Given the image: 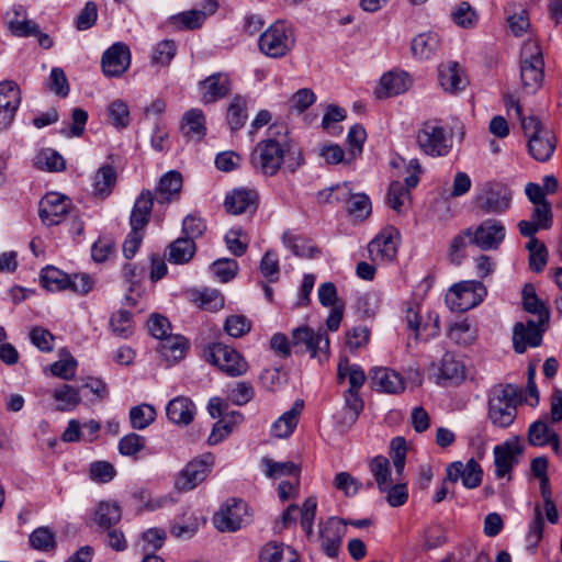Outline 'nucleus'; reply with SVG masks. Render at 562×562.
<instances>
[{
	"label": "nucleus",
	"instance_id": "f257e3e1",
	"mask_svg": "<svg viewBox=\"0 0 562 562\" xmlns=\"http://www.w3.org/2000/svg\"><path fill=\"white\" fill-rule=\"evenodd\" d=\"M249 160L256 172L272 177L284 164L293 173L301 166L303 158L295 149L286 126L273 124L268 130V137L257 143Z\"/></svg>",
	"mask_w": 562,
	"mask_h": 562
},
{
	"label": "nucleus",
	"instance_id": "f03ea898",
	"mask_svg": "<svg viewBox=\"0 0 562 562\" xmlns=\"http://www.w3.org/2000/svg\"><path fill=\"white\" fill-rule=\"evenodd\" d=\"M521 403L519 387L515 384H497L487 394V417L498 428L509 427Z\"/></svg>",
	"mask_w": 562,
	"mask_h": 562
},
{
	"label": "nucleus",
	"instance_id": "7ed1b4c3",
	"mask_svg": "<svg viewBox=\"0 0 562 562\" xmlns=\"http://www.w3.org/2000/svg\"><path fill=\"white\" fill-rule=\"evenodd\" d=\"M391 458L395 470L392 476L391 463L386 457L376 456L369 461V471L380 492H385L389 485L402 477L406 463V441L403 437H395L391 442Z\"/></svg>",
	"mask_w": 562,
	"mask_h": 562
},
{
	"label": "nucleus",
	"instance_id": "20e7f679",
	"mask_svg": "<svg viewBox=\"0 0 562 562\" xmlns=\"http://www.w3.org/2000/svg\"><path fill=\"white\" fill-rule=\"evenodd\" d=\"M544 60L536 41H526L520 50V78L527 93H535L542 86Z\"/></svg>",
	"mask_w": 562,
	"mask_h": 562
},
{
	"label": "nucleus",
	"instance_id": "39448f33",
	"mask_svg": "<svg viewBox=\"0 0 562 562\" xmlns=\"http://www.w3.org/2000/svg\"><path fill=\"white\" fill-rule=\"evenodd\" d=\"M258 45L266 56L282 58L295 45L294 32L286 22L277 21L260 35Z\"/></svg>",
	"mask_w": 562,
	"mask_h": 562
},
{
	"label": "nucleus",
	"instance_id": "423d86ee",
	"mask_svg": "<svg viewBox=\"0 0 562 562\" xmlns=\"http://www.w3.org/2000/svg\"><path fill=\"white\" fill-rule=\"evenodd\" d=\"M416 143L422 153L431 157L447 156L452 147L451 137L437 120L424 122L416 133Z\"/></svg>",
	"mask_w": 562,
	"mask_h": 562
},
{
	"label": "nucleus",
	"instance_id": "0eeeda50",
	"mask_svg": "<svg viewBox=\"0 0 562 562\" xmlns=\"http://www.w3.org/2000/svg\"><path fill=\"white\" fill-rule=\"evenodd\" d=\"M486 295V289L480 281H462L452 285L445 297L452 312H467L477 306Z\"/></svg>",
	"mask_w": 562,
	"mask_h": 562
},
{
	"label": "nucleus",
	"instance_id": "6e6552de",
	"mask_svg": "<svg viewBox=\"0 0 562 562\" xmlns=\"http://www.w3.org/2000/svg\"><path fill=\"white\" fill-rule=\"evenodd\" d=\"M512 196L513 193L506 184L488 181L476 194L475 204L485 214H503L510 207Z\"/></svg>",
	"mask_w": 562,
	"mask_h": 562
},
{
	"label": "nucleus",
	"instance_id": "1a4fd4ad",
	"mask_svg": "<svg viewBox=\"0 0 562 562\" xmlns=\"http://www.w3.org/2000/svg\"><path fill=\"white\" fill-rule=\"evenodd\" d=\"M471 243L482 250H494L499 247L506 236L504 224L496 218H487L475 228L464 231Z\"/></svg>",
	"mask_w": 562,
	"mask_h": 562
},
{
	"label": "nucleus",
	"instance_id": "9d476101",
	"mask_svg": "<svg viewBox=\"0 0 562 562\" xmlns=\"http://www.w3.org/2000/svg\"><path fill=\"white\" fill-rule=\"evenodd\" d=\"M292 347L295 352H308L311 358L322 359L329 349V339L324 331H314L307 326H301L292 331Z\"/></svg>",
	"mask_w": 562,
	"mask_h": 562
},
{
	"label": "nucleus",
	"instance_id": "9b49d317",
	"mask_svg": "<svg viewBox=\"0 0 562 562\" xmlns=\"http://www.w3.org/2000/svg\"><path fill=\"white\" fill-rule=\"evenodd\" d=\"M209 361L233 378L244 375L248 371V363L245 358L226 345H214L210 349Z\"/></svg>",
	"mask_w": 562,
	"mask_h": 562
},
{
	"label": "nucleus",
	"instance_id": "f8f14e48",
	"mask_svg": "<svg viewBox=\"0 0 562 562\" xmlns=\"http://www.w3.org/2000/svg\"><path fill=\"white\" fill-rule=\"evenodd\" d=\"M249 521L248 505L241 499H231L213 517L215 528L222 532H233Z\"/></svg>",
	"mask_w": 562,
	"mask_h": 562
},
{
	"label": "nucleus",
	"instance_id": "ddd939ff",
	"mask_svg": "<svg viewBox=\"0 0 562 562\" xmlns=\"http://www.w3.org/2000/svg\"><path fill=\"white\" fill-rule=\"evenodd\" d=\"M398 244V231L395 227L389 226L369 243V257L373 262L389 263L396 257Z\"/></svg>",
	"mask_w": 562,
	"mask_h": 562
},
{
	"label": "nucleus",
	"instance_id": "4468645a",
	"mask_svg": "<svg viewBox=\"0 0 562 562\" xmlns=\"http://www.w3.org/2000/svg\"><path fill=\"white\" fill-rule=\"evenodd\" d=\"M71 211V200L58 192L46 193L38 205V215L46 226L58 225Z\"/></svg>",
	"mask_w": 562,
	"mask_h": 562
},
{
	"label": "nucleus",
	"instance_id": "2eb2a0df",
	"mask_svg": "<svg viewBox=\"0 0 562 562\" xmlns=\"http://www.w3.org/2000/svg\"><path fill=\"white\" fill-rule=\"evenodd\" d=\"M549 325L540 321L528 319L526 324L516 323L513 333L514 349L517 353H524L527 347H539L542 342V334Z\"/></svg>",
	"mask_w": 562,
	"mask_h": 562
},
{
	"label": "nucleus",
	"instance_id": "dca6fc26",
	"mask_svg": "<svg viewBox=\"0 0 562 562\" xmlns=\"http://www.w3.org/2000/svg\"><path fill=\"white\" fill-rule=\"evenodd\" d=\"M522 453V447L518 437L506 440L502 445L494 447L495 458V475L498 479L508 476L513 468L518 463L519 457Z\"/></svg>",
	"mask_w": 562,
	"mask_h": 562
},
{
	"label": "nucleus",
	"instance_id": "f3484780",
	"mask_svg": "<svg viewBox=\"0 0 562 562\" xmlns=\"http://www.w3.org/2000/svg\"><path fill=\"white\" fill-rule=\"evenodd\" d=\"M20 103L19 86L11 80L0 82V131L11 125Z\"/></svg>",
	"mask_w": 562,
	"mask_h": 562
},
{
	"label": "nucleus",
	"instance_id": "a211bd4d",
	"mask_svg": "<svg viewBox=\"0 0 562 562\" xmlns=\"http://www.w3.org/2000/svg\"><path fill=\"white\" fill-rule=\"evenodd\" d=\"M102 69L108 77L123 75L131 64V52L124 43H115L102 56Z\"/></svg>",
	"mask_w": 562,
	"mask_h": 562
},
{
	"label": "nucleus",
	"instance_id": "6ab92c4d",
	"mask_svg": "<svg viewBox=\"0 0 562 562\" xmlns=\"http://www.w3.org/2000/svg\"><path fill=\"white\" fill-rule=\"evenodd\" d=\"M336 193V200L348 202V212L357 218H367L372 211L369 196L364 193H351V186L348 182L337 184L331 189Z\"/></svg>",
	"mask_w": 562,
	"mask_h": 562
},
{
	"label": "nucleus",
	"instance_id": "aec40b11",
	"mask_svg": "<svg viewBox=\"0 0 562 562\" xmlns=\"http://www.w3.org/2000/svg\"><path fill=\"white\" fill-rule=\"evenodd\" d=\"M438 82L443 91L456 94L465 89L468 78L458 61L449 60L438 66Z\"/></svg>",
	"mask_w": 562,
	"mask_h": 562
},
{
	"label": "nucleus",
	"instance_id": "412c9836",
	"mask_svg": "<svg viewBox=\"0 0 562 562\" xmlns=\"http://www.w3.org/2000/svg\"><path fill=\"white\" fill-rule=\"evenodd\" d=\"M344 520L330 517L321 528V540L323 552L329 558H336L339 553L342 538L346 533Z\"/></svg>",
	"mask_w": 562,
	"mask_h": 562
},
{
	"label": "nucleus",
	"instance_id": "4be33fe9",
	"mask_svg": "<svg viewBox=\"0 0 562 562\" xmlns=\"http://www.w3.org/2000/svg\"><path fill=\"white\" fill-rule=\"evenodd\" d=\"M259 195L256 190L234 189L226 194L224 201L225 210L234 215L254 213L258 207Z\"/></svg>",
	"mask_w": 562,
	"mask_h": 562
},
{
	"label": "nucleus",
	"instance_id": "5701e85b",
	"mask_svg": "<svg viewBox=\"0 0 562 562\" xmlns=\"http://www.w3.org/2000/svg\"><path fill=\"white\" fill-rule=\"evenodd\" d=\"M482 476L483 471L474 459H470L465 464L453 462L447 468V480L454 483L461 479L467 488L477 487L482 482Z\"/></svg>",
	"mask_w": 562,
	"mask_h": 562
},
{
	"label": "nucleus",
	"instance_id": "b1692460",
	"mask_svg": "<svg viewBox=\"0 0 562 562\" xmlns=\"http://www.w3.org/2000/svg\"><path fill=\"white\" fill-rule=\"evenodd\" d=\"M229 91V77L223 72L213 74L200 83L201 100L204 104L225 98Z\"/></svg>",
	"mask_w": 562,
	"mask_h": 562
},
{
	"label": "nucleus",
	"instance_id": "393cba45",
	"mask_svg": "<svg viewBox=\"0 0 562 562\" xmlns=\"http://www.w3.org/2000/svg\"><path fill=\"white\" fill-rule=\"evenodd\" d=\"M209 473L210 467L206 462L202 460H193L179 473L176 479L175 486L180 492L191 491L204 481Z\"/></svg>",
	"mask_w": 562,
	"mask_h": 562
},
{
	"label": "nucleus",
	"instance_id": "a878e982",
	"mask_svg": "<svg viewBox=\"0 0 562 562\" xmlns=\"http://www.w3.org/2000/svg\"><path fill=\"white\" fill-rule=\"evenodd\" d=\"M372 387L379 392L396 394L405 389L404 380L398 372L389 368H375L371 371Z\"/></svg>",
	"mask_w": 562,
	"mask_h": 562
},
{
	"label": "nucleus",
	"instance_id": "bb28decb",
	"mask_svg": "<svg viewBox=\"0 0 562 562\" xmlns=\"http://www.w3.org/2000/svg\"><path fill=\"white\" fill-rule=\"evenodd\" d=\"M182 182V176L179 171L170 170L162 175L155 188L154 196L157 203L166 204L178 199Z\"/></svg>",
	"mask_w": 562,
	"mask_h": 562
},
{
	"label": "nucleus",
	"instance_id": "cd10ccee",
	"mask_svg": "<svg viewBox=\"0 0 562 562\" xmlns=\"http://www.w3.org/2000/svg\"><path fill=\"white\" fill-rule=\"evenodd\" d=\"M166 414L172 424L188 426L194 419L195 405L189 397L177 396L167 404Z\"/></svg>",
	"mask_w": 562,
	"mask_h": 562
},
{
	"label": "nucleus",
	"instance_id": "c85d7f7f",
	"mask_svg": "<svg viewBox=\"0 0 562 562\" xmlns=\"http://www.w3.org/2000/svg\"><path fill=\"white\" fill-rule=\"evenodd\" d=\"M304 408V401L296 400L292 407L284 412L271 427V434L277 438L290 437L297 426L299 418Z\"/></svg>",
	"mask_w": 562,
	"mask_h": 562
},
{
	"label": "nucleus",
	"instance_id": "c756f323",
	"mask_svg": "<svg viewBox=\"0 0 562 562\" xmlns=\"http://www.w3.org/2000/svg\"><path fill=\"white\" fill-rule=\"evenodd\" d=\"M441 45L439 35L435 32H425L416 35L411 43L414 58L429 60L436 56Z\"/></svg>",
	"mask_w": 562,
	"mask_h": 562
},
{
	"label": "nucleus",
	"instance_id": "7c9ffc66",
	"mask_svg": "<svg viewBox=\"0 0 562 562\" xmlns=\"http://www.w3.org/2000/svg\"><path fill=\"white\" fill-rule=\"evenodd\" d=\"M7 25L14 36L29 37L38 33V25L29 20L21 5H14L5 14Z\"/></svg>",
	"mask_w": 562,
	"mask_h": 562
},
{
	"label": "nucleus",
	"instance_id": "2f4dec72",
	"mask_svg": "<svg viewBox=\"0 0 562 562\" xmlns=\"http://www.w3.org/2000/svg\"><path fill=\"white\" fill-rule=\"evenodd\" d=\"M155 196L150 190H143L136 199L130 217L131 227L145 229L151 214Z\"/></svg>",
	"mask_w": 562,
	"mask_h": 562
},
{
	"label": "nucleus",
	"instance_id": "473e14b6",
	"mask_svg": "<svg viewBox=\"0 0 562 562\" xmlns=\"http://www.w3.org/2000/svg\"><path fill=\"white\" fill-rule=\"evenodd\" d=\"M180 130L184 137L201 140L206 134L205 116L202 110L191 109L183 114Z\"/></svg>",
	"mask_w": 562,
	"mask_h": 562
},
{
	"label": "nucleus",
	"instance_id": "72a5a7b5",
	"mask_svg": "<svg viewBox=\"0 0 562 562\" xmlns=\"http://www.w3.org/2000/svg\"><path fill=\"white\" fill-rule=\"evenodd\" d=\"M528 149L535 159L547 161L555 149L554 135L549 130L540 134H531Z\"/></svg>",
	"mask_w": 562,
	"mask_h": 562
},
{
	"label": "nucleus",
	"instance_id": "f704fd0d",
	"mask_svg": "<svg viewBox=\"0 0 562 562\" xmlns=\"http://www.w3.org/2000/svg\"><path fill=\"white\" fill-rule=\"evenodd\" d=\"M216 10L217 2H206L203 10H189L180 12L176 15H172L171 21L187 30H194L201 27L206 16L215 13Z\"/></svg>",
	"mask_w": 562,
	"mask_h": 562
},
{
	"label": "nucleus",
	"instance_id": "c9c22d12",
	"mask_svg": "<svg viewBox=\"0 0 562 562\" xmlns=\"http://www.w3.org/2000/svg\"><path fill=\"white\" fill-rule=\"evenodd\" d=\"M380 97H392L404 93L412 85L411 78L404 71H389L382 76Z\"/></svg>",
	"mask_w": 562,
	"mask_h": 562
},
{
	"label": "nucleus",
	"instance_id": "e433bc0d",
	"mask_svg": "<svg viewBox=\"0 0 562 562\" xmlns=\"http://www.w3.org/2000/svg\"><path fill=\"white\" fill-rule=\"evenodd\" d=\"M188 350V341L183 336L170 335L161 339L158 346V351L162 358L169 362L175 363L181 360Z\"/></svg>",
	"mask_w": 562,
	"mask_h": 562
},
{
	"label": "nucleus",
	"instance_id": "4c0bfd02",
	"mask_svg": "<svg viewBox=\"0 0 562 562\" xmlns=\"http://www.w3.org/2000/svg\"><path fill=\"white\" fill-rule=\"evenodd\" d=\"M260 562H300L296 551L282 543L269 542L260 552Z\"/></svg>",
	"mask_w": 562,
	"mask_h": 562
},
{
	"label": "nucleus",
	"instance_id": "58836bf2",
	"mask_svg": "<svg viewBox=\"0 0 562 562\" xmlns=\"http://www.w3.org/2000/svg\"><path fill=\"white\" fill-rule=\"evenodd\" d=\"M282 239L285 247L296 257L313 259L319 254L317 247L303 236L284 233Z\"/></svg>",
	"mask_w": 562,
	"mask_h": 562
},
{
	"label": "nucleus",
	"instance_id": "ea45409f",
	"mask_svg": "<svg viewBox=\"0 0 562 562\" xmlns=\"http://www.w3.org/2000/svg\"><path fill=\"white\" fill-rule=\"evenodd\" d=\"M522 305L528 313L538 315V321H540V323L549 325L550 312L544 303L539 300L535 288L531 284H526L524 286Z\"/></svg>",
	"mask_w": 562,
	"mask_h": 562
},
{
	"label": "nucleus",
	"instance_id": "a19ab883",
	"mask_svg": "<svg viewBox=\"0 0 562 562\" xmlns=\"http://www.w3.org/2000/svg\"><path fill=\"white\" fill-rule=\"evenodd\" d=\"M364 402L358 391L347 390L344 393V416L340 420L342 426H351L356 423L363 411Z\"/></svg>",
	"mask_w": 562,
	"mask_h": 562
},
{
	"label": "nucleus",
	"instance_id": "79ce46f5",
	"mask_svg": "<svg viewBox=\"0 0 562 562\" xmlns=\"http://www.w3.org/2000/svg\"><path fill=\"white\" fill-rule=\"evenodd\" d=\"M195 254V243L191 238L180 237L169 246V262L183 265L189 262Z\"/></svg>",
	"mask_w": 562,
	"mask_h": 562
},
{
	"label": "nucleus",
	"instance_id": "37998d69",
	"mask_svg": "<svg viewBox=\"0 0 562 562\" xmlns=\"http://www.w3.org/2000/svg\"><path fill=\"white\" fill-rule=\"evenodd\" d=\"M116 182V172L110 165L100 167L93 176L94 194L106 198L113 190Z\"/></svg>",
	"mask_w": 562,
	"mask_h": 562
},
{
	"label": "nucleus",
	"instance_id": "c03bdc74",
	"mask_svg": "<svg viewBox=\"0 0 562 562\" xmlns=\"http://www.w3.org/2000/svg\"><path fill=\"white\" fill-rule=\"evenodd\" d=\"M121 517L122 510L116 503L101 502L94 513L95 524L103 529H110L121 520Z\"/></svg>",
	"mask_w": 562,
	"mask_h": 562
},
{
	"label": "nucleus",
	"instance_id": "a18cd8bd",
	"mask_svg": "<svg viewBox=\"0 0 562 562\" xmlns=\"http://www.w3.org/2000/svg\"><path fill=\"white\" fill-rule=\"evenodd\" d=\"M69 282L70 277L55 267L48 266L41 271V283L50 292L68 289Z\"/></svg>",
	"mask_w": 562,
	"mask_h": 562
},
{
	"label": "nucleus",
	"instance_id": "49530a36",
	"mask_svg": "<svg viewBox=\"0 0 562 562\" xmlns=\"http://www.w3.org/2000/svg\"><path fill=\"white\" fill-rule=\"evenodd\" d=\"M53 397L58 403L57 408L60 412L72 411L81 402L78 389L69 384H63L60 387H57L53 393Z\"/></svg>",
	"mask_w": 562,
	"mask_h": 562
},
{
	"label": "nucleus",
	"instance_id": "de8ad7c7",
	"mask_svg": "<svg viewBox=\"0 0 562 562\" xmlns=\"http://www.w3.org/2000/svg\"><path fill=\"white\" fill-rule=\"evenodd\" d=\"M261 463L265 469L266 476L270 479H280L285 475L293 477L299 476L300 469L294 462H276L270 458H263Z\"/></svg>",
	"mask_w": 562,
	"mask_h": 562
},
{
	"label": "nucleus",
	"instance_id": "09e8293b",
	"mask_svg": "<svg viewBox=\"0 0 562 562\" xmlns=\"http://www.w3.org/2000/svg\"><path fill=\"white\" fill-rule=\"evenodd\" d=\"M30 546L42 552H49L56 548V535L49 527H38L30 535Z\"/></svg>",
	"mask_w": 562,
	"mask_h": 562
},
{
	"label": "nucleus",
	"instance_id": "8fccbe9b",
	"mask_svg": "<svg viewBox=\"0 0 562 562\" xmlns=\"http://www.w3.org/2000/svg\"><path fill=\"white\" fill-rule=\"evenodd\" d=\"M157 413L154 406L140 404L130 411L131 426L134 429H145L156 419Z\"/></svg>",
	"mask_w": 562,
	"mask_h": 562
},
{
	"label": "nucleus",
	"instance_id": "3c124183",
	"mask_svg": "<svg viewBox=\"0 0 562 562\" xmlns=\"http://www.w3.org/2000/svg\"><path fill=\"white\" fill-rule=\"evenodd\" d=\"M191 296L194 303L207 311H218L224 306V299L215 289L194 291Z\"/></svg>",
	"mask_w": 562,
	"mask_h": 562
},
{
	"label": "nucleus",
	"instance_id": "603ef678",
	"mask_svg": "<svg viewBox=\"0 0 562 562\" xmlns=\"http://www.w3.org/2000/svg\"><path fill=\"white\" fill-rule=\"evenodd\" d=\"M409 198L411 194L402 182L394 181L390 184L387 190V204L395 212L398 214L404 213Z\"/></svg>",
	"mask_w": 562,
	"mask_h": 562
},
{
	"label": "nucleus",
	"instance_id": "864d4df0",
	"mask_svg": "<svg viewBox=\"0 0 562 562\" xmlns=\"http://www.w3.org/2000/svg\"><path fill=\"white\" fill-rule=\"evenodd\" d=\"M464 366L451 352H446L441 359L440 376L445 380L458 381L464 378Z\"/></svg>",
	"mask_w": 562,
	"mask_h": 562
},
{
	"label": "nucleus",
	"instance_id": "5fc2aeb1",
	"mask_svg": "<svg viewBox=\"0 0 562 562\" xmlns=\"http://www.w3.org/2000/svg\"><path fill=\"white\" fill-rule=\"evenodd\" d=\"M448 337L458 345L469 346L475 340L476 330L468 321H461L450 326Z\"/></svg>",
	"mask_w": 562,
	"mask_h": 562
},
{
	"label": "nucleus",
	"instance_id": "6e6d98bb",
	"mask_svg": "<svg viewBox=\"0 0 562 562\" xmlns=\"http://www.w3.org/2000/svg\"><path fill=\"white\" fill-rule=\"evenodd\" d=\"M526 248L529 251V266L535 272L543 270L548 261V250L546 245L539 239L528 240Z\"/></svg>",
	"mask_w": 562,
	"mask_h": 562
},
{
	"label": "nucleus",
	"instance_id": "4d7b16f0",
	"mask_svg": "<svg viewBox=\"0 0 562 562\" xmlns=\"http://www.w3.org/2000/svg\"><path fill=\"white\" fill-rule=\"evenodd\" d=\"M247 119L246 101L240 95H235L229 103L227 121L233 131L240 130Z\"/></svg>",
	"mask_w": 562,
	"mask_h": 562
},
{
	"label": "nucleus",
	"instance_id": "13d9d810",
	"mask_svg": "<svg viewBox=\"0 0 562 562\" xmlns=\"http://www.w3.org/2000/svg\"><path fill=\"white\" fill-rule=\"evenodd\" d=\"M110 327L115 336L128 338L134 330L132 314L127 311L114 313L110 318Z\"/></svg>",
	"mask_w": 562,
	"mask_h": 562
},
{
	"label": "nucleus",
	"instance_id": "bf43d9fd",
	"mask_svg": "<svg viewBox=\"0 0 562 562\" xmlns=\"http://www.w3.org/2000/svg\"><path fill=\"white\" fill-rule=\"evenodd\" d=\"M452 21L460 27H474L479 22V14L469 2H461L451 13Z\"/></svg>",
	"mask_w": 562,
	"mask_h": 562
},
{
	"label": "nucleus",
	"instance_id": "052dcab7",
	"mask_svg": "<svg viewBox=\"0 0 562 562\" xmlns=\"http://www.w3.org/2000/svg\"><path fill=\"white\" fill-rule=\"evenodd\" d=\"M507 23L512 34L516 37L522 36L529 29V15L525 9L506 10Z\"/></svg>",
	"mask_w": 562,
	"mask_h": 562
},
{
	"label": "nucleus",
	"instance_id": "680f3d73",
	"mask_svg": "<svg viewBox=\"0 0 562 562\" xmlns=\"http://www.w3.org/2000/svg\"><path fill=\"white\" fill-rule=\"evenodd\" d=\"M255 396V389L248 381L236 382L228 391V400L237 406L249 403Z\"/></svg>",
	"mask_w": 562,
	"mask_h": 562
},
{
	"label": "nucleus",
	"instance_id": "e2e57ef3",
	"mask_svg": "<svg viewBox=\"0 0 562 562\" xmlns=\"http://www.w3.org/2000/svg\"><path fill=\"white\" fill-rule=\"evenodd\" d=\"M553 430L543 420H537L529 426L528 441L531 446L542 447L549 443Z\"/></svg>",
	"mask_w": 562,
	"mask_h": 562
},
{
	"label": "nucleus",
	"instance_id": "0e129e2a",
	"mask_svg": "<svg viewBox=\"0 0 562 562\" xmlns=\"http://www.w3.org/2000/svg\"><path fill=\"white\" fill-rule=\"evenodd\" d=\"M225 331L234 338L245 336L251 329V322L244 315H231L224 324Z\"/></svg>",
	"mask_w": 562,
	"mask_h": 562
},
{
	"label": "nucleus",
	"instance_id": "69168bd1",
	"mask_svg": "<svg viewBox=\"0 0 562 562\" xmlns=\"http://www.w3.org/2000/svg\"><path fill=\"white\" fill-rule=\"evenodd\" d=\"M109 119L116 128H125L130 123L128 106L122 100H115L108 108Z\"/></svg>",
	"mask_w": 562,
	"mask_h": 562
},
{
	"label": "nucleus",
	"instance_id": "338daca9",
	"mask_svg": "<svg viewBox=\"0 0 562 562\" xmlns=\"http://www.w3.org/2000/svg\"><path fill=\"white\" fill-rule=\"evenodd\" d=\"M211 270L221 282H228L235 278L238 271V263L234 259H217L212 263Z\"/></svg>",
	"mask_w": 562,
	"mask_h": 562
},
{
	"label": "nucleus",
	"instance_id": "774afa93",
	"mask_svg": "<svg viewBox=\"0 0 562 562\" xmlns=\"http://www.w3.org/2000/svg\"><path fill=\"white\" fill-rule=\"evenodd\" d=\"M176 43L171 40L159 42L151 56V63L160 66H167L176 55Z\"/></svg>",
	"mask_w": 562,
	"mask_h": 562
}]
</instances>
